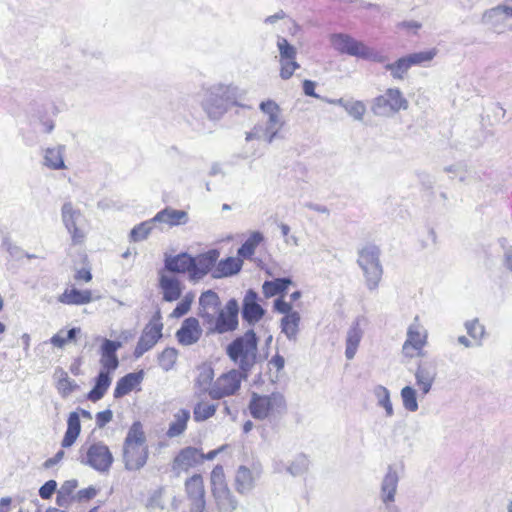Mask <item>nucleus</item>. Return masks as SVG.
Wrapping results in <instances>:
<instances>
[{
    "label": "nucleus",
    "mask_w": 512,
    "mask_h": 512,
    "mask_svg": "<svg viewBox=\"0 0 512 512\" xmlns=\"http://www.w3.org/2000/svg\"><path fill=\"white\" fill-rule=\"evenodd\" d=\"M240 98L236 85L216 83L203 90L201 107L210 120H219L230 107L239 105Z\"/></svg>",
    "instance_id": "1"
},
{
    "label": "nucleus",
    "mask_w": 512,
    "mask_h": 512,
    "mask_svg": "<svg viewBox=\"0 0 512 512\" xmlns=\"http://www.w3.org/2000/svg\"><path fill=\"white\" fill-rule=\"evenodd\" d=\"M251 416L256 420L275 422L287 412V402L281 392L270 394L253 392L248 405Z\"/></svg>",
    "instance_id": "2"
},
{
    "label": "nucleus",
    "mask_w": 512,
    "mask_h": 512,
    "mask_svg": "<svg viewBox=\"0 0 512 512\" xmlns=\"http://www.w3.org/2000/svg\"><path fill=\"white\" fill-rule=\"evenodd\" d=\"M257 352L258 338L252 329L234 339L226 348L228 357L238 365V370L244 374H248L256 364Z\"/></svg>",
    "instance_id": "3"
},
{
    "label": "nucleus",
    "mask_w": 512,
    "mask_h": 512,
    "mask_svg": "<svg viewBox=\"0 0 512 512\" xmlns=\"http://www.w3.org/2000/svg\"><path fill=\"white\" fill-rule=\"evenodd\" d=\"M78 461L101 474H106L112 467L114 457L106 444L94 441L87 442L80 448Z\"/></svg>",
    "instance_id": "4"
},
{
    "label": "nucleus",
    "mask_w": 512,
    "mask_h": 512,
    "mask_svg": "<svg viewBox=\"0 0 512 512\" xmlns=\"http://www.w3.org/2000/svg\"><path fill=\"white\" fill-rule=\"evenodd\" d=\"M408 107L409 102L399 88H388L372 100L371 111L375 116L391 117Z\"/></svg>",
    "instance_id": "5"
},
{
    "label": "nucleus",
    "mask_w": 512,
    "mask_h": 512,
    "mask_svg": "<svg viewBox=\"0 0 512 512\" xmlns=\"http://www.w3.org/2000/svg\"><path fill=\"white\" fill-rule=\"evenodd\" d=\"M380 251L374 245L364 247L358 256V264L362 268L366 285L369 290L377 289L381 280L383 269L379 260Z\"/></svg>",
    "instance_id": "6"
},
{
    "label": "nucleus",
    "mask_w": 512,
    "mask_h": 512,
    "mask_svg": "<svg viewBox=\"0 0 512 512\" xmlns=\"http://www.w3.org/2000/svg\"><path fill=\"white\" fill-rule=\"evenodd\" d=\"M247 377L248 374L236 369L221 374L210 388V398L220 400L235 395L240 390L241 382Z\"/></svg>",
    "instance_id": "7"
},
{
    "label": "nucleus",
    "mask_w": 512,
    "mask_h": 512,
    "mask_svg": "<svg viewBox=\"0 0 512 512\" xmlns=\"http://www.w3.org/2000/svg\"><path fill=\"white\" fill-rule=\"evenodd\" d=\"M400 476L394 465H388L380 483L379 499L383 512H401L395 504Z\"/></svg>",
    "instance_id": "8"
},
{
    "label": "nucleus",
    "mask_w": 512,
    "mask_h": 512,
    "mask_svg": "<svg viewBox=\"0 0 512 512\" xmlns=\"http://www.w3.org/2000/svg\"><path fill=\"white\" fill-rule=\"evenodd\" d=\"M239 305L236 299H230L223 309H219L214 321L207 326L208 334H224L232 332L238 327Z\"/></svg>",
    "instance_id": "9"
},
{
    "label": "nucleus",
    "mask_w": 512,
    "mask_h": 512,
    "mask_svg": "<svg viewBox=\"0 0 512 512\" xmlns=\"http://www.w3.org/2000/svg\"><path fill=\"white\" fill-rule=\"evenodd\" d=\"M512 18V0H506L504 3L487 9L482 15V23L488 25L490 29L497 34H502L506 30H512L507 21Z\"/></svg>",
    "instance_id": "10"
},
{
    "label": "nucleus",
    "mask_w": 512,
    "mask_h": 512,
    "mask_svg": "<svg viewBox=\"0 0 512 512\" xmlns=\"http://www.w3.org/2000/svg\"><path fill=\"white\" fill-rule=\"evenodd\" d=\"M61 217L64 226L71 235L72 243L74 245L83 243L85 231L82 228L84 217L81 211L75 209L71 202H66L62 206Z\"/></svg>",
    "instance_id": "11"
},
{
    "label": "nucleus",
    "mask_w": 512,
    "mask_h": 512,
    "mask_svg": "<svg viewBox=\"0 0 512 512\" xmlns=\"http://www.w3.org/2000/svg\"><path fill=\"white\" fill-rule=\"evenodd\" d=\"M260 110L267 116L263 135L268 143H272L284 125L279 105L273 100L260 103Z\"/></svg>",
    "instance_id": "12"
},
{
    "label": "nucleus",
    "mask_w": 512,
    "mask_h": 512,
    "mask_svg": "<svg viewBox=\"0 0 512 512\" xmlns=\"http://www.w3.org/2000/svg\"><path fill=\"white\" fill-rule=\"evenodd\" d=\"M185 491L190 501L191 512H204L206 509L205 488L203 477L194 474L185 481Z\"/></svg>",
    "instance_id": "13"
},
{
    "label": "nucleus",
    "mask_w": 512,
    "mask_h": 512,
    "mask_svg": "<svg viewBox=\"0 0 512 512\" xmlns=\"http://www.w3.org/2000/svg\"><path fill=\"white\" fill-rule=\"evenodd\" d=\"M262 469L260 467L249 468L240 465L234 478V488L240 495H248L256 487L257 481L260 479Z\"/></svg>",
    "instance_id": "14"
},
{
    "label": "nucleus",
    "mask_w": 512,
    "mask_h": 512,
    "mask_svg": "<svg viewBox=\"0 0 512 512\" xmlns=\"http://www.w3.org/2000/svg\"><path fill=\"white\" fill-rule=\"evenodd\" d=\"M162 329L163 324L159 319H153L145 326L134 350L135 358H140L156 345L162 337Z\"/></svg>",
    "instance_id": "15"
},
{
    "label": "nucleus",
    "mask_w": 512,
    "mask_h": 512,
    "mask_svg": "<svg viewBox=\"0 0 512 512\" xmlns=\"http://www.w3.org/2000/svg\"><path fill=\"white\" fill-rule=\"evenodd\" d=\"M332 48L339 54L361 58L365 43L346 33H334L329 37Z\"/></svg>",
    "instance_id": "16"
},
{
    "label": "nucleus",
    "mask_w": 512,
    "mask_h": 512,
    "mask_svg": "<svg viewBox=\"0 0 512 512\" xmlns=\"http://www.w3.org/2000/svg\"><path fill=\"white\" fill-rule=\"evenodd\" d=\"M219 255L220 253L218 250L212 249L206 253L192 257L193 264L191 267L190 280L199 281L203 279L208 273L212 274V270L216 266Z\"/></svg>",
    "instance_id": "17"
},
{
    "label": "nucleus",
    "mask_w": 512,
    "mask_h": 512,
    "mask_svg": "<svg viewBox=\"0 0 512 512\" xmlns=\"http://www.w3.org/2000/svg\"><path fill=\"white\" fill-rule=\"evenodd\" d=\"M204 461V454L195 447H185L176 455L172 463V470L180 475L181 472H187Z\"/></svg>",
    "instance_id": "18"
},
{
    "label": "nucleus",
    "mask_w": 512,
    "mask_h": 512,
    "mask_svg": "<svg viewBox=\"0 0 512 512\" xmlns=\"http://www.w3.org/2000/svg\"><path fill=\"white\" fill-rule=\"evenodd\" d=\"M427 333L418 322V317L408 327L407 339L403 344L405 355L412 357L416 351H420L426 344Z\"/></svg>",
    "instance_id": "19"
},
{
    "label": "nucleus",
    "mask_w": 512,
    "mask_h": 512,
    "mask_svg": "<svg viewBox=\"0 0 512 512\" xmlns=\"http://www.w3.org/2000/svg\"><path fill=\"white\" fill-rule=\"evenodd\" d=\"M220 306V298L215 291L207 290L200 295L198 316L203 319L205 325L214 321Z\"/></svg>",
    "instance_id": "20"
},
{
    "label": "nucleus",
    "mask_w": 512,
    "mask_h": 512,
    "mask_svg": "<svg viewBox=\"0 0 512 512\" xmlns=\"http://www.w3.org/2000/svg\"><path fill=\"white\" fill-rule=\"evenodd\" d=\"M202 333L199 320L195 317H188L176 332V338L181 345L191 346L200 340Z\"/></svg>",
    "instance_id": "21"
},
{
    "label": "nucleus",
    "mask_w": 512,
    "mask_h": 512,
    "mask_svg": "<svg viewBox=\"0 0 512 512\" xmlns=\"http://www.w3.org/2000/svg\"><path fill=\"white\" fill-rule=\"evenodd\" d=\"M265 314V310L258 303V294L249 289L243 299L242 303V318L249 325H254L259 322Z\"/></svg>",
    "instance_id": "22"
},
{
    "label": "nucleus",
    "mask_w": 512,
    "mask_h": 512,
    "mask_svg": "<svg viewBox=\"0 0 512 512\" xmlns=\"http://www.w3.org/2000/svg\"><path fill=\"white\" fill-rule=\"evenodd\" d=\"M122 347V342L104 339L100 347V365L101 371H108V373L115 371L119 366L117 357V350Z\"/></svg>",
    "instance_id": "23"
},
{
    "label": "nucleus",
    "mask_w": 512,
    "mask_h": 512,
    "mask_svg": "<svg viewBox=\"0 0 512 512\" xmlns=\"http://www.w3.org/2000/svg\"><path fill=\"white\" fill-rule=\"evenodd\" d=\"M123 458L127 470H139L147 462V446L129 445L123 447Z\"/></svg>",
    "instance_id": "24"
},
{
    "label": "nucleus",
    "mask_w": 512,
    "mask_h": 512,
    "mask_svg": "<svg viewBox=\"0 0 512 512\" xmlns=\"http://www.w3.org/2000/svg\"><path fill=\"white\" fill-rule=\"evenodd\" d=\"M155 223H163L169 227L185 225L189 221L188 213L184 210H177L171 207H166L159 211L154 217Z\"/></svg>",
    "instance_id": "25"
},
{
    "label": "nucleus",
    "mask_w": 512,
    "mask_h": 512,
    "mask_svg": "<svg viewBox=\"0 0 512 512\" xmlns=\"http://www.w3.org/2000/svg\"><path fill=\"white\" fill-rule=\"evenodd\" d=\"M214 370L210 364H202L197 367V376L194 380L195 394L201 396L208 394L210 396V388L213 384Z\"/></svg>",
    "instance_id": "26"
},
{
    "label": "nucleus",
    "mask_w": 512,
    "mask_h": 512,
    "mask_svg": "<svg viewBox=\"0 0 512 512\" xmlns=\"http://www.w3.org/2000/svg\"><path fill=\"white\" fill-rule=\"evenodd\" d=\"M243 261L238 257H228L216 263L215 268L212 270V277L220 279L230 277L242 269Z\"/></svg>",
    "instance_id": "27"
},
{
    "label": "nucleus",
    "mask_w": 512,
    "mask_h": 512,
    "mask_svg": "<svg viewBox=\"0 0 512 512\" xmlns=\"http://www.w3.org/2000/svg\"><path fill=\"white\" fill-rule=\"evenodd\" d=\"M436 378L435 369L429 364H421L415 371L416 384L422 395H426L431 391Z\"/></svg>",
    "instance_id": "28"
},
{
    "label": "nucleus",
    "mask_w": 512,
    "mask_h": 512,
    "mask_svg": "<svg viewBox=\"0 0 512 512\" xmlns=\"http://www.w3.org/2000/svg\"><path fill=\"white\" fill-rule=\"evenodd\" d=\"M362 337L363 330L360 327L359 320H356L351 324L346 334L345 357L348 360H352L355 357Z\"/></svg>",
    "instance_id": "29"
},
{
    "label": "nucleus",
    "mask_w": 512,
    "mask_h": 512,
    "mask_svg": "<svg viewBox=\"0 0 512 512\" xmlns=\"http://www.w3.org/2000/svg\"><path fill=\"white\" fill-rule=\"evenodd\" d=\"M159 286L163 292V300L167 302H173L180 298L182 294L181 283L178 279L161 275L159 280Z\"/></svg>",
    "instance_id": "30"
},
{
    "label": "nucleus",
    "mask_w": 512,
    "mask_h": 512,
    "mask_svg": "<svg viewBox=\"0 0 512 512\" xmlns=\"http://www.w3.org/2000/svg\"><path fill=\"white\" fill-rule=\"evenodd\" d=\"M143 380V371L128 373L120 378L114 389V398H121L129 394Z\"/></svg>",
    "instance_id": "31"
},
{
    "label": "nucleus",
    "mask_w": 512,
    "mask_h": 512,
    "mask_svg": "<svg viewBox=\"0 0 512 512\" xmlns=\"http://www.w3.org/2000/svg\"><path fill=\"white\" fill-rule=\"evenodd\" d=\"M212 495L220 510L234 512L238 509L239 501L229 487L213 490Z\"/></svg>",
    "instance_id": "32"
},
{
    "label": "nucleus",
    "mask_w": 512,
    "mask_h": 512,
    "mask_svg": "<svg viewBox=\"0 0 512 512\" xmlns=\"http://www.w3.org/2000/svg\"><path fill=\"white\" fill-rule=\"evenodd\" d=\"M192 264V256L187 253H181L176 256H169L165 258V268L168 271L175 273L188 272L189 277L191 276Z\"/></svg>",
    "instance_id": "33"
},
{
    "label": "nucleus",
    "mask_w": 512,
    "mask_h": 512,
    "mask_svg": "<svg viewBox=\"0 0 512 512\" xmlns=\"http://www.w3.org/2000/svg\"><path fill=\"white\" fill-rule=\"evenodd\" d=\"M65 147L58 145L47 148L44 151L43 165L51 170H62L66 168L64 162Z\"/></svg>",
    "instance_id": "34"
},
{
    "label": "nucleus",
    "mask_w": 512,
    "mask_h": 512,
    "mask_svg": "<svg viewBox=\"0 0 512 512\" xmlns=\"http://www.w3.org/2000/svg\"><path fill=\"white\" fill-rule=\"evenodd\" d=\"M93 300L90 290H78L76 288L66 289L59 297L58 301L67 305H83Z\"/></svg>",
    "instance_id": "35"
},
{
    "label": "nucleus",
    "mask_w": 512,
    "mask_h": 512,
    "mask_svg": "<svg viewBox=\"0 0 512 512\" xmlns=\"http://www.w3.org/2000/svg\"><path fill=\"white\" fill-rule=\"evenodd\" d=\"M190 419V411L187 409H180L173 415V420L170 422L166 435L168 438H175L182 435L187 429V423Z\"/></svg>",
    "instance_id": "36"
},
{
    "label": "nucleus",
    "mask_w": 512,
    "mask_h": 512,
    "mask_svg": "<svg viewBox=\"0 0 512 512\" xmlns=\"http://www.w3.org/2000/svg\"><path fill=\"white\" fill-rule=\"evenodd\" d=\"M111 377L108 371H100L95 379V385L88 393L87 398L92 402L102 399L111 385Z\"/></svg>",
    "instance_id": "37"
},
{
    "label": "nucleus",
    "mask_w": 512,
    "mask_h": 512,
    "mask_svg": "<svg viewBox=\"0 0 512 512\" xmlns=\"http://www.w3.org/2000/svg\"><path fill=\"white\" fill-rule=\"evenodd\" d=\"M300 313L299 312H293L288 315H285L281 319L280 327L281 332L285 334V336L290 341H296L298 332H299V324H300Z\"/></svg>",
    "instance_id": "38"
},
{
    "label": "nucleus",
    "mask_w": 512,
    "mask_h": 512,
    "mask_svg": "<svg viewBox=\"0 0 512 512\" xmlns=\"http://www.w3.org/2000/svg\"><path fill=\"white\" fill-rule=\"evenodd\" d=\"M291 284L292 280L288 277L265 281L262 286L263 294L266 298L273 297L279 293L284 292Z\"/></svg>",
    "instance_id": "39"
},
{
    "label": "nucleus",
    "mask_w": 512,
    "mask_h": 512,
    "mask_svg": "<svg viewBox=\"0 0 512 512\" xmlns=\"http://www.w3.org/2000/svg\"><path fill=\"white\" fill-rule=\"evenodd\" d=\"M264 240L263 234L259 231H254L240 246L237 253L239 257L250 258L257 248V246Z\"/></svg>",
    "instance_id": "40"
},
{
    "label": "nucleus",
    "mask_w": 512,
    "mask_h": 512,
    "mask_svg": "<svg viewBox=\"0 0 512 512\" xmlns=\"http://www.w3.org/2000/svg\"><path fill=\"white\" fill-rule=\"evenodd\" d=\"M373 394L377 400V405L385 410L386 416L392 417L394 415V409L389 390L383 385H377L373 389Z\"/></svg>",
    "instance_id": "41"
},
{
    "label": "nucleus",
    "mask_w": 512,
    "mask_h": 512,
    "mask_svg": "<svg viewBox=\"0 0 512 512\" xmlns=\"http://www.w3.org/2000/svg\"><path fill=\"white\" fill-rule=\"evenodd\" d=\"M385 70L390 71L391 77L395 80H403L411 68V65L406 57H400L393 63H386L384 66Z\"/></svg>",
    "instance_id": "42"
},
{
    "label": "nucleus",
    "mask_w": 512,
    "mask_h": 512,
    "mask_svg": "<svg viewBox=\"0 0 512 512\" xmlns=\"http://www.w3.org/2000/svg\"><path fill=\"white\" fill-rule=\"evenodd\" d=\"M55 375L57 379V389L63 397L69 396L72 392L79 388L78 384L71 378H69L67 372L62 369L56 371Z\"/></svg>",
    "instance_id": "43"
},
{
    "label": "nucleus",
    "mask_w": 512,
    "mask_h": 512,
    "mask_svg": "<svg viewBox=\"0 0 512 512\" xmlns=\"http://www.w3.org/2000/svg\"><path fill=\"white\" fill-rule=\"evenodd\" d=\"M310 461L304 454H298L286 467V471L293 477L302 476L309 470Z\"/></svg>",
    "instance_id": "44"
},
{
    "label": "nucleus",
    "mask_w": 512,
    "mask_h": 512,
    "mask_svg": "<svg viewBox=\"0 0 512 512\" xmlns=\"http://www.w3.org/2000/svg\"><path fill=\"white\" fill-rule=\"evenodd\" d=\"M146 437L143 431V426L139 421H136L130 427L127 436L124 441V445L129 447V445H138V446H146Z\"/></svg>",
    "instance_id": "45"
},
{
    "label": "nucleus",
    "mask_w": 512,
    "mask_h": 512,
    "mask_svg": "<svg viewBox=\"0 0 512 512\" xmlns=\"http://www.w3.org/2000/svg\"><path fill=\"white\" fill-rule=\"evenodd\" d=\"M217 410V404L200 401L195 404L193 418L196 422H203L213 417Z\"/></svg>",
    "instance_id": "46"
},
{
    "label": "nucleus",
    "mask_w": 512,
    "mask_h": 512,
    "mask_svg": "<svg viewBox=\"0 0 512 512\" xmlns=\"http://www.w3.org/2000/svg\"><path fill=\"white\" fill-rule=\"evenodd\" d=\"M437 55L435 48L419 51L415 53L407 54L406 57L411 65L413 66H427Z\"/></svg>",
    "instance_id": "47"
},
{
    "label": "nucleus",
    "mask_w": 512,
    "mask_h": 512,
    "mask_svg": "<svg viewBox=\"0 0 512 512\" xmlns=\"http://www.w3.org/2000/svg\"><path fill=\"white\" fill-rule=\"evenodd\" d=\"M402 405L409 412H416L419 408L417 392L412 386H405L400 391Z\"/></svg>",
    "instance_id": "48"
},
{
    "label": "nucleus",
    "mask_w": 512,
    "mask_h": 512,
    "mask_svg": "<svg viewBox=\"0 0 512 512\" xmlns=\"http://www.w3.org/2000/svg\"><path fill=\"white\" fill-rule=\"evenodd\" d=\"M153 218L136 225L130 232V239L133 242H140L149 236L154 227Z\"/></svg>",
    "instance_id": "49"
},
{
    "label": "nucleus",
    "mask_w": 512,
    "mask_h": 512,
    "mask_svg": "<svg viewBox=\"0 0 512 512\" xmlns=\"http://www.w3.org/2000/svg\"><path fill=\"white\" fill-rule=\"evenodd\" d=\"M177 357L178 351L175 348L167 347L158 356L159 366L166 372L170 371L174 367Z\"/></svg>",
    "instance_id": "50"
},
{
    "label": "nucleus",
    "mask_w": 512,
    "mask_h": 512,
    "mask_svg": "<svg viewBox=\"0 0 512 512\" xmlns=\"http://www.w3.org/2000/svg\"><path fill=\"white\" fill-rule=\"evenodd\" d=\"M344 110L356 121H362L366 113V105L360 100H348Z\"/></svg>",
    "instance_id": "51"
},
{
    "label": "nucleus",
    "mask_w": 512,
    "mask_h": 512,
    "mask_svg": "<svg viewBox=\"0 0 512 512\" xmlns=\"http://www.w3.org/2000/svg\"><path fill=\"white\" fill-rule=\"evenodd\" d=\"M468 335L474 340L478 341V345H481V341L485 336V327L482 325L477 318L468 320L464 324Z\"/></svg>",
    "instance_id": "52"
},
{
    "label": "nucleus",
    "mask_w": 512,
    "mask_h": 512,
    "mask_svg": "<svg viewBox=\"0 0 512 512\" xmlns=\"http://www.w3.org/2000/svg\"><path fill=\"white\" fill-rule=\"evenodd\" d=\"M194 294L192 292H188L184 295V297L181 299V301L177 304V306L174 308V310L171 313L172 318H180L187 314L190 309L191 305L194 301Z\"/></svg>",
    "instance_id": "53"
},
{
    "label": "nucleus",
    "mask_w": 512,
    "mask_h": 512,
    "mask_svg": "<svg viewBox=\"0 0 512 512\" xmlns=\"http://www.w3.org/2000/svg\"><path fill=\"white\" fill-rule=\"evenodd\" d=\"M280 77L283 80L290 79L295 72V70L300 68V65L296 61V59L293 58H280Z\"/></svg>",
    "instance_id": "54"
},
{
    "label": "nucleus",
    "mask_w": 512,
    "mask_h": 512,
    "mask_svg": "<svg viewBox=\"0 0 512 512\" xmlns=\"http://www.w3.org/2000/svg\"><path fill=\"white\" fill-rule=\"evenodd\" d=\"M277 48L279 51V59L280 58H293L296 59L297 50L291 45L288 40L284 37L278 36L277 38Z\"/></svg>",
    "instance_id": "55"
},
{
    "label": "nucleus",
    "mask_w": 512,
    "mask_h": 512,
    "mask_svg": "<svg viewBox=\"0 0 512 512\" xmlns=\"http://www.w3.org/2000/svg\"><path fill=\"white\" fill-rule=\"evenodd\" d=\"M211 486L212 491L222 487H228L225 481L224 469L221 465H216L211 471Z\"/></svg>",
    "instance_id": "56"
},
{
    "label": "nucleus",
    "mask_w": 512,
    "mask_h": 512,
    "mask_svg": "<svg viewBox=\"0 0 512 512\" xmlns=\"http://www.w3.org/2000/svg\"><path fill=\"white\" fill-rule=\"evenodd\" d=\"M500 245L503 250L502 265L509 273H512V245H509L506 239H501Z\"/></svg>",
    "instance_id": "57"
},
{
    "label": "nucleus",
    "mask_w": 512,
    "mask_h": 512,
    "mask_svg": "<svg viewBox=\"0 0 512 512\" xmlns=\"http://www.w3.org/2000/svg\"><path fill=\"white\" fill-rule=\"evenodd\" d=\"M361 59L370 60L378 63H386L387 57L384 55H381L378 52H375L373 49L369 48L367 45H365L363 53L361 55Z\"/></svg>",
    "instance_id": "58"
},
{
    "label": "nucleus",
    "mask_w": 512,
    "mask_h": 512,
    "mask_svg": "<svg viewBox=\"0 0 512 512\" xmlns=\"http://www.w3.org/2000/svg\"><path fill=\"white\" fill-rule=\"evenodd\" d=\"M57 488V482L55 480H49L39 489V495L42 499H49L54 494Z\"/></svg>",
    "instance_id": "59"
},
{
    "label": "nucleus",
    "mask_w": 512,
    "mask_h": 512,
    "mask_svg": "<svg viewBox=\"0 0 512 512\" xmlns=\"http://www.w3.org/2000/svg\"><path fill=\"white\" fill-rule=\"evenodd\" d=\"M164 489L159 488L151 495V497L148 500L147 506L149 508H164L162 497H163Z\"/></svg>",
    "instance_id": "60"
},
{
    "label": "nucleus",
    "mask_w": 512,
    "mask_h": 512,
    "mask_svg": "<svg viewBox=\"0 0 512 512\" xmlns=\"http://www.w3.org/2000/svg\"><path fill=\"white\" fill-rule=\"evenodd\" d=\"M67 430L76 434H80L81 426L79 414L77 412H71L67 420Z\"/></svg>",
    "instance_id": "61"
},
{
    "label": "nucleus",
    "mask_w": 512,
    "mask_h": 512,
    "mask_svg": "<svg viewBox=\"0 0 512 512\" xmlns=\"http://www.w3.org/2000/svg\"><path fill=\"white\" fill-rule=\"evenodd\" d=\"M113 418V412L110 409L100 411L96 414V425L98 428H103Z\"/></svg>",
    "instance_id": "62"
},
{
    "label": "nucleus",
    "mask_w": 512,
    "mask_h": 512,
    "mask_svg": "<svg viewBox=\"0 0 512 512\" xmlns=\"http://www.w3.org/2000/svg\"><path fill=\"white\" fill-rule=\"evenodd\" d=\"M274 309L281 313L288 315L290 313H293L292 305L289 302L284 301L282 298H278L274 301Z\"/></svg>",
    "instance_id": "63"
},
{
    "label": "nucleus",
    "mask_w": 512,
    "mask_h": 512,
    "mask_svg": "<svg viewBox=\"0 0 512 512\" xmlns=\"http://www.w3.org/2000/svg\"><path fill=\"white\" fill-rule=\"evenodd\" d=\"M77 485H78L77 480H74V479H73V480L65 481V482L61 485V487H60V489H59L58 493H60V494H62V495H64V496H67V497H69V498H70V495H71V494L73 493V491L77 488Z\"/></svg>",
    "instance_id": "64"
}]
</instances>
